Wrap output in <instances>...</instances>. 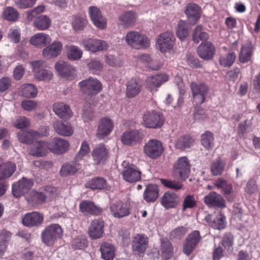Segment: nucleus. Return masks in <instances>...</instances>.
Returning <instances> with one entry per match:
<instances>
[{
  "label": "nucleus",
  "mask_w": 260,
  "mask_h": 260,
  "mask_svg": "<svg viewBox=\"0 0 260 260\" xmlns=\"http://www.w3.org/2000/svg\"><path fill=\"white\" fill-rule=\"evenodd\" d=\"M53 111L60 118L69 119L72 116L70 107L63 103L58 102L53 105Z\"/></svg>",
  "instance_id": "nucleus-31"
},
{
  "label": "nucleus",
  "mask_w": 260,
  "mask_h": 260,
  "mask_svg": "<svg viewBox=\"0 0 260 260\" xmlns=\"http://www.w3.org/2000/svg\"><path fill=\"white\" fill-rule=\"evenodd\" d=\"M234 237L231 233H225L221 239V243L225 248L229 249L234 245Z\"/></svg>",
  "instance_id": "nucleus-61"
},
{
  "label": "nucleus",
  "mask_w": 260,
  "mask_h": 260,
  "mask_svg": "<svg viewBox=\"0 0 260 260\" xmlns=\"http://www.w3.org/2000/svg\"><path fill=\"white\" fill-rule=\"evenodd\" d=\"M225 164L220 159H217L213 161L211 165V172L213 175L217 176L221 175L224 169Z\"/></svg>",
  "instance_id": "nucleus-55"
},
{
  "label": "nucleus",
  "mask_w": 260,
  "mask_h": 260,
  "mask_svg": "<svg viewBox=\"0 0 260 260\" xmlns=\"http://www.w3.org/2000/svg\"><path fill=\"white\" fill-rule=\"evenodd\" d=\"M16 169L15 163L11 161L3 162V159L0 157V180H5L10 177Z\"/></svg>",
  "instance_id": "nucleus-30"
},
{
  "label": "nucleus",
  "mask_w": 260,
  "mask_h": 260,
  "mask_svg": "<svg viewBox=\"0 0 260 260\" xmlns=\"http://www.w3.org/2000/svg\"><path fill=\"white\" fill-rule=\"evenodd\" d=\"M68 58L72 60L80 59L82 56V51L78 46L70 45L66 46Z\"/></svg>",
  "instance_id": "nucleus-43"
},
{
  "label": "nucleus",
  "mask_w": 260,
  "mask_h": 260,
  "mask_svg": "<svg viewBox=\"0 0 260 260\" xmlns=\"http://www.w3.org/2000/svg\"><path fill=\"white\" fill-rule=\"evenodd\" d=\"M110 210L111 214L116 218H122L129 214V206L121 201L112 203Z\"/></svg>",
  "instance_id": "nucleus-18"
},
{
  "label": "nucleus",
  "mask_w": 260,
  "mask_h": 260,
  "mask_svg": "<svg viewBox=\"0 0 260 260\" xmlns=\"http://www.w3.org/2000/svg\"><path fill=\"white\" fill-rule=\"evenodd\" d=\"M62 229L57 224H51L47 226L42 232V242L48 246H52L58 238L62 235Z\"/></svg>",
  "instance_id": "nucleus-3"
},
{
  "label": "nucleus",
  "mask_w": 260,
  "mask_h": 260,
  "mask_svg": "<svg viewBox=\"0 0 260 260\" xmlns=\"http://www.w3.org/2000/svg\"><path fill=\"white\" fill-rule=\"evenodd\" d=\"M80 169V165L74 163L64 164L60 170V175L61 176H67L73 175Z\"/></svg>",
  "instance_id": "nucleus-46"
},
{
  "label": "nucleus",
  "mask_w": 260,
  "mask_h": 260,
  "mask_svg": "<svg viewBox=\"0 0 260 260\" xmlns=\"http://www.w3.org/2000/svg\"><path fill=\"white\" fill-rule=\"evenodd\" d=\"M215 52L213 45L209 42L202 43L197 48L199 56L205 60H209L213 58Z\"/></svg>",
  "instance_id": "nucleus-27"
},
{
  "label": "nucleus",
  "mask_w": 260,
  "mask_h": 260,
  "mask_svg": "<svg viewBox=\"0 0 260 260\" xmlns=\"http://www.w3.org/2000/svg\"><path fill=\"white\" fill-rule=\"evenodd\" d=\"M81 91L88 95H95L102 89L101 82L96 78L89 77L79 83Z\"/></svg>",
  "instance_id": "nucleus-7"
},
{
  "label": "nucleus",
  "mask_w": 260,
  "mask_h": 260,
  "mask_svg": "<svg viewBox=\"0 0 260 260\" xmlns=\"http://www.w3.org/2000/svg\"><path fill=\"white\" fill-rule=\"evenodd\" d=\"M175 40V37L172 32L167 31L162 33L158 37L156 43L157 48L163 53L170 52L174 46Z\"/></svg>",
  "instance_id": "nucleus-6"
},
{
  "label": "nucleus",
  "mask_w": 260,
  "mask_h": 260,
  "mask_svg": "<svg viewBox=\"0 0 260 260\" xmlns=\"http://www.w3.org/2000/svg\"><path fill=\"white\" fill-rule=\"evenodd\" d=\"M176 146H190L195 145L194 140L189 135L180 137L176 142Z\"/></svg>",
  "instance_id": "nucleus-62"
},
{
  "label": "nucleus",
  "mask_w": 260,
  "mask_h": 260,
  "mask_svg": "<svg viewBox=\"0 0 260 260\" xmlns=\"http://www.w3.org/2000/svg\"><path fill=\"white\" fill-rule=\"evenodd\" d=\"M208 38V33L203 30L202 26L198 25L194 29L192 40L195 43H199L200 40H206Z\"/></svg>",
  "instance_id": "nucleus-49"
},
{
  "label": "nucleus",
  "mask_w": 260,
  "mask_h": 260,
  "mask_svg": "<svg viewBox=\"0 0 260 260\" xmlns=\"http://www.w3.org/2000/svg\"><path fill=\"white\" fill-rule=\"evenodd\" d=\"M160 203L165 209L174 208L178 204V196L173 192L166 191L161 197Z\"/></svg>",
  "instance_id": "nucleus-26"
},
{
  "label": "nucleus",
  "mask_w": 260,
  "mask_h": 260,
  "mask_svg": "<svg viewBox=\"0 0 260 260\" xmlns=\"http://www.w3.org/2000/svg\"><path fill=\"white\" fill-rule=\"evenodd\" d=\"M148 239L143 234H137L132 241V249L135 254L142 256L147 248Z\"/></svg>",
  "instance_id": "nucleus-14"
},
{
  "label": "nucleus",
  "mask_w": 260,
  "mask_h": 260,
  "mask_svg": "<svg viewBox=\"0 0 260 260\" xmlns=\"http://www.w3.org/2000/svg\"><path fill=\"white\" fill-rule=\"evenodd\" d=\"M22 223L26 226H38L44 220L43 215L39 212L34 211L26 213L22 218Z\"/></svg>",
  "instance_id": "nucleus-21"
},
{
  "label": "nucleus",
  "mask_w": 260,
  "mask_h": 260,
  "mask_svg": "<svg viewBox=\"0 0 260 260\" xmlns=\"http://www.w3.org/2000/svg\"><path fill=\"white\" fill-rule=\"evenodd\" d=\"M11 237V233L3 230L0 233V257L3 256L7 248V243Z\"/></svg>",
  "instance_id": "nucleus-48"
},
{
  "label": "nucleus",
  "mask_w": 260,
  "mask_h": 260,
  "mask_svg": "<svg viewBox=\"0 0 260 260\" xmlns=\"http://www.w3.org/2000/svg\"><path fill=\"white\" fill-rule=\"evenodd\" d=\"M201 9L196 4H189L186 7L185 13L191 24H194L201 17Z\"/></svg>",
  "instance_id": "nucleus-33"
},
{
  "label": "nucleus",
  "mask_w": 260,
  "mask_h": 260,
  "mask_svg": "<svg viewBox=\"0 0 260 260\" xmlns=\"http://www.w3.org/2000/svg\"><path fill=\"white\" fill-rule=\"evenodd\" d=\"M51 38L49 35L40 32L33 35L29 40L31 45L38 48H42L49 44Z\"/></svg>",
  "instance_id": "nucleus-29"
},
{
  "label": "nucleus",
  "mask_w": 260,
  "mask_h": 260,
  "mask_svg": "<svg viewBox=\"0 0 260 260\" xmlns=\"http://www.w3.org/2000/svg\"><path fill=\"white\" fill-rule=\"evenodd\" d=\"M51 23L50 18L47 15H42L36 18L34 22V26L40 30H44L47 29Z\"/></svg>",
  "instance_id": "nucleus-42"
},
{
  "label": "nucleus",
  "mask_w": 260,
  "mask_h": 260,
  "mask_svg": "<svg viewBox=\"0 0 260 260\" xmlns=\"http://www.w3.org/2000/svg\"><path fill=\"white\" fill-rule=\"evenodd\" d=\"M34 76L37 79L40 81H49L52 78L53 74L50 71L43 68L34 74Z\"/></svg>",
  "instance_id": "nucleus-59"
},
{
  "label": "nucleus",
  "mask_w": 260,
  "mask_h": 260,
  "mask_svg": "<svg viewBox=\"0 0 260 260\" xmlns=\"http://www.w3.org/2000/svg\"><path fill=\"white\" fill-rule=\"evenodd\" d=\"M88 12L93 24L100 29H104L107 26L106 19L103 16L100 9L95 6H91Z\"/></svg>",
  "instance_id": "nucleus-20"
},
{
  "label": "nucleus",
  "mask_w": 260,
  "mask_h": 260,
  "mask_svg": "<svg viewBox=\"0 0 260 260\" xmlns=\"http://www.w3.org/2000/svg\"><path fill=\"white\" fill-rule=\"evenodd\" d=\"M92 156L96 165L105 164L109 157L106 147H96L92 151Z\"/></svg>",
  "instance_id": "nucleus-38"
},
{
  "label": "nucleus",
  "mask_w": 260,
  "mask_h": 260,
  "mask_svg": "<svg viewBox=\"0 0 260 260\" xmlns=\"http://www.w3.org/2000/svg\"><path fill=\"white\" fill-rule=\"evenodd\" d=\"M236 55L234 52H229L228 54L221 56L219 59V64L223 67H231L235 62Z\"/></svg>",
  "instance_id": "nucleus-54"
},
{
  "label": "nucleus",
  "mask_w": 260,
  "mask_h": 260,
  "mask_svg": "<svg viewBox=\"0 0 260 260\" xmlns=\"http://www.w3.org/2000/svg\"><path fill=\"white\" fill-rule=\"evenodd\" d=\"M158 186L154 184H149L145 188L143 193V198L147 203L154 202L158 197Z\"/></svg>",
  "instance_id": "nucleus-32"
},
{
  "label": "nucleus",
  "mask_w": 260,
  "mask_h": 260,
  "mask_svg": "<svg viewBox=\"0 0 260 260\" xmlns=\"http://www.w3.org/2000/svg\"><path fill=\"white\" fill-rule=\"evenodd\" d=\"M160 182L166 187L175 190H179L183 187L182 183L179 181L171 180L167 179L161 178Z\"/></svg>",
  "instance_id": "nucleus-52"
},
{
  "label": "nucleus",
  "mask_w": 260,
  "mask_h": 260,
  "mask_svg": "<svg viewBox=\"0 0 260 260\" xmlns=\"http://www.w3.org/2000/svg\"><path fill=\"white\" fill-rule=\"evenodd\" d=\"M87 21L85 17L75 16L72 22V26L75 30H81L86 24Z\"/></svg>",
  "instance_id": "nucleus-58"
},
{
  "label": "nucleus",
  "mask_w": 260,
  "mask_h": 260,
  "mask_svg": "<svg viewBox=\"0 0 260 260\" xmlns=\"http://www.w3.org/2000/svg\"><path fill=\"white\" fill-rule=\"evenodd\" d=\"M48 134V128L45 127L44 133L34 130L27 131H20L17 133V138L19 142L24 144L31 145L36 144L38 145V146H46L48 145L47 142L40 141L39 139L43 136H47Z\"/></svg>",
  "instance_id": "nucleus-1"
},
{
  "label": "nucleus",
  "mask_w": 260,
  "mask_h": 260,
  "mask_svg": "<svg viewBox=\"0 0 260 260\" xmlns=\"http://www.w3.org/2000/svg\"><path fill=\"white\" fill-rule=\"evenodd\" d=\"M62 49V43L59 41H54L43 49L42 55L47 58H55L61 53Z\"/></svg>",
  "instance_id": "nucleus-28"
},
{
  "label": "nucleus",
  "mask_w": 260,
  "mask_h": 260,
  "mask_svg": "<svg viewBox=\"0 0 260 260\" xmlns=\"http://www.w3.org/2000/svg\"><path fill=\"white\" fill-rule=\"evenodd\" d=\"M142 140L138 130H131L125 132L121 137V141L125 145H137Z\"/></svg>",
  "instance_id": "nucleus-23"
},
{
  "label": "nucleus",
  "mask_w": 260,
  "mask_h": 260,
  "mask_svg": "<svg viewBox=\"0 0 260 260\" xmlns=\"http://www.w3.org/2000/svg\"><path fill=\"white\" fill-rule=\"evenodd\" d=\"M214 184L218 188L221 189L225 194H230L232 191L233 188L232 185L229 184L226 181L221 178H218L216 180Z\"/></svg>",
  "instance_id": "nucleus-53"
},
{
  "label": "nucleus",
  "mask_w": 260,
  "mask_h": 260,
  "mask_svg": "<svg viewBox=\"0 0 260 260\" xmlns=\"http://www.w3.org/2000/svg\"><path fill=\"white\" fill-rule=\"evenodd\" d=\"M55 190L54 187L47 186L44 187L43 191H33L31 192V199L29 201L35 204H42L44 203L47 199L51 198Z\"/></svg>",
  "instance_id": "nucleus-12"
},
{
  "label": "nucleus",
  "mask_w": 260,
  "mask_h": 260,
  "mask_svg": "<svg viewBox=\"0 0 260 260\" xmlns=\"http://www.w3.org/2000/svg\"><path fill=\"white\" fill-rule=\"evenodd\" d=\"M114 127L112 120L107 117L102 118L99 122L96 137L100 140L103 139L112 132Z\"/></svg>",
  "instance_id": "nucleus-15"
},
{
  "label": "nucleus",
  "mask_w": 260,
  "mask_h": 260,
  "mask_svg": "<svg viewBox=\"0 0 260 260\" xmlns=\"http://www.w3.org/2000/svg\"><path fill=\"white\" fill-rule=\"evenodd\" d=\"M145 153L151 158L159 156L164 151V147H144Z\"/></svg>",
  "instance_id": "nucleus-57"
},
{
  "label": "nucleus",
  "mask_w": 260,
  "mask_h": 260,
  "mask_svg": "<svg viewBox=\"0 0 260 260\" xmlns=\"http://www.w3.org/2000/svg\"><path fill=\"white\" fill-rule=\"evenodd\" d=\"M252 131V128L247 120H244L239 123L237 132L239 136L244 137L247 134Z\"/></svg>",
  "instance_id": "nucleus-56"
},
{
  "label": "nucleus",
  "mask_w": 260,
  "mask_h": 260,
  "mask_svg": "<svg viewBox=\"0 0 260 260\" xmlns=\"http://www.w3.org/2000/svg\"><path fill=\"white\" fill-rule=\"evenodd\" d=\"M174 175L185 180L190 172L189 161L186 156L178 158L173 166Z\"/></svg>",
  "instance_id": "nucleus-8"
},
{
  "label": "nucleus",
  "mask_w": 260,
  "mask_h": 260,
  "mask_svg": "<svg viewBox=\"0 0 260 260\" xmlns=\"http://www.w3.org/2000/svg\"><path fill=\"white\" fill-rule=\"evenodd\" d=\"M176 34L179 39L183 41L188 35V25L186 22L184 21H180L176 28Z\"/></svg>",
  "instance_id": "nucleus-51"
},
{
  "label": "nucleus",
  "mask_w": 260,
  "mask_h": 260,
  "mask_svg": "<svg viewBox=\"0 0 260 260\" xmlns=\"http://www.w3.org/2000/svg\"><path fill=\"white\" fill-rule=\"evenodd\" d=\"M204 202L209 207L223 208L225 207L223 198L215 191L210 192L206 196Z\"/></svg>",
  "instance_id": "nucleus-22"
},
{
  "label": "nucleus",
  "mask_w": 260,
  "mask_h": 260,
  "mask_svg": "<svg viewBox=\"0 0 260 260\" xmlns=\"http://www.w3.org/2000/svg\"><path fill=\"white\" fill-rule=\"evenodd\" d=\"M161 256L165 260L171 258L173 255V247L168 240H163L161 243Z\"/></svg>",
  "instance_id": "nucleus-47"
},
{
  "label": "nucleus",
  "mask_w": 260,
  "mask_h": 260,
  "mask_svg": "<svg viewBox=\"0 0 260 260\" xmlns=\"http://www.w3.org/2000/svg\"><path fill=\"white\" fill-rule=\"evenodd\" d=\"M142 88V84L140 80L136 79H131L126 84V96L134 98L139 93Z\"/></svg>",
  "instance_id": "nucleus-34"
},
{
  "label": "nucleus",
  "mask_w": 260,
  "mask_h": 260,
  "mask_svg": "<svg viewBox=\"0 0 260 260\" xmlns=\"http://www.w3.org/2000/svg\"><path fill=\"white\" fill-rule=\"evenodd\" d=\"M165 117L162 114L153 110L145 112L143 116V124L147 128H159L164 124Z\"/></svg>",
  "instance_id": "nucleus-4"
},
{
  "label": "nucleus",
  "mask_w": 260,
  "mask_h": 260,
  "mask_svg": "<svg viewBox=\"0 0 260 260\" xmlns=\"http://www.w3.org/2000/svg\"><path fill=\"white\" fill-rule=\"evenodd\" d=\"M206 220L208 224L213 229L221 230L224 229L225 227V218L221 214H218L215 217L208 215L206 217Z\"/></svg>",
  "instance_id": "nucleus-36"
},
{
  "label": "nucleus",
  "mask_w": 260,
  "mask_h": 260,
  "mask_svg": "<svg viewBox=\"0 0 260 260\" xmlns=\"http://www.w3.org/2000/svg\"><path fill=\"white\" fill-rule=\"evenodd\" d=\"M252 55V46L251 43H247L243 46L240 54L239 60L242 63H245L250 60Z\"/></svg>",
  "instance_id": "nucleus-45"
},
{
  "label": "nucleus",
  "mask_w": 260,
  "mask_h": 260,
  "mask_svg": "<svg viewBox=\"0 0 260 260\" xmlns=\"http://www.w3.org/2000/svg\"><path fill=\"white\" fill-rule=\"evenodd\" d=\"M34 185L31 179L23 177L17 183H14L12 187V192L14 197L18 198L27 193Z\"/></svg>",
  "instance_id": "nucleus-9"
},
{
  "label": "nucleus",
  "mask_w": 260,
  "mask_h": 260,
  "mask_svg": "<svg viewBox=\"0 0 260 260\" xmlns=\"http://www.w3.org/2000/svg\"><path fill=\"white\" fill-rule=\"evenodd\" d=\"M168 80L169 76L166 74L149 77L146 81V86L150 91H156L162 84L168 81Z\"/></svg>",
  "instance_id": "nucleus-25"
},
{
  "label": "nucleus",
  "mask_w": 260,
  "mask_h": 260,
  "mask_svg": "<svg viewBox=\"0 0 260 260\" xmlns=\"http://www.w3.org/2000/svg\"><path fill=\"white\" fill-rule=\"evenodd\" d=\"M20 94L26 98H35L38 93V90L36 86L32 84H25L22 85L19 88Z\"/></svg>",
  "instance_id": "nucleus-41"
},
{
  "label": "nucleus",
  "mask_w": 260,
  "mask_h": 260,
  "mask_svg": "<svg viewBox=\"0 0 260 260\" xmlns=\"http://www.w3.org/2000/svg\"><path fill=\"white\" fill-rule=\"evenodd\" d=\"M54 127L58 134L65 136H71L74 131L71 124L68 122L57 121L54 124Z\"/></svg>",
  "instance_id": "nucleus-39"
},
{
  "label": "nucleus",
  "mask_w": 260,
  "mask_h": 260,
  "mask_svg": "<svg viewBox=\"0 0 260 260\" xmlns=\"http://www.w3.org/2000/svg\"><path fill=\"white\" fill-rule=\"evenodd\" d=\"M141 171L135 165L128 164L122 172L123 179L128 182L134 183L141 179Z\"/></svg>",
  "instance_id": "nucleus-11"
},
{
  "label": "nucleus",
  "mask_w": 260,
  "mask_h": 260,
  "mask_svg": "<svg viewBox=\"0 0 260 260\" xmlns=\"http://www.w3.org/2000/svg\"><path fill=\"white\" fill-rule=\"evenodd\" d=\"M82 44L86 50L93 53L106 50L109 47L105 41L92 38L83 40Z\"/></svg>",
  "instance_id": "nucleus-10"
},
{
  "label": "nucleus",
  "mask_w": 260,
  "mask_h": 260,
  "mask_svg": "<svg viewBox=\"0 0 260 260\" xmlns=\"http://www.w3.org/2000/svg\"><path fill=\"white\" fill-rule=\"evenodd\" d=\"M201 144L203 146H211L213 144L214 137L213 134L207 131L201 135Z\"/></svg>",
  "instance_id": "nucleus-63"
},
{
  "label": "nucleus",
  "mask_w": 260,
  "mask_h": 260,
  "mask_svg": "<svg viewBox=\"0 0 260 260\" xmlns=\"http://www.w3.org/2000/svg\"><path fill=\"white\" fill-rule=\"evenodd\" d=\"M201 239L198 231H193L186 237L183 244V251L187 255H189L194 250Z\"/></svg>",
  "instance_id": "nucleus-13"
},
{
  "label": "nucleus",
  "mask_w": 260,
  "mask_h": 260,
  "mask_svg": "<svg viewBox=\"0 0 260 260\" xmlns=\"http://www.w3.org/2000/svg\"><path fill=\"white\" fill-rule=\"evenodd\" d=\"M137 59L138 61L146 64L150 69L153 70H157L161 67L160 64L157 63L156 60H152L151 57L147 54L138 55Z\"/></svg>",
  "instance_id": "nucleus-44"
},
{
  "label": "nucleus",
  "mask_w": 260,
  "mask_h": 260,
  "mask_svg": "<svg viewBox=\"0 0 260 260\" xmlns=\"http://www.w3.org/2000/svg\"><path fill=\"white\" fill-rule=\"evenodd\" d=\"M69 147H31L29 153L36 157H42L46 155L48 148L52 153L62 154L68 151Z\"/></svg>",
  "instance_id": "nucleus-24"
},
{
  "label": "nucleus",
  "mask_w": 260,
  "mask_h": 260,
  "mask_svg": "<svg viewBox=\"0 0 260 260\" xmlns=\"http://www.w3.org/2000/svg\"><path fill=\"white\" fill-rule=\"evenodd\" d=\"M137 16L135 12L128 11L119 17V23L125 28L133 25L137 20Z\"/></svg>",
  "instance_id": "nucleus-37"
},
{
  "label": "nucleus",
  "mask_w": 260,
  "mask_h": 260,
  "mask_svg": "<svg viewBox=\"0 0 260 260\" xmlns=\"http://www.w3.org/2000/svg\"><path fill=\"white\" fill-rule=\"evenodd\" d=\"M55 68L60 75L67 80H72L76 75L75 68L66 62L58 61L55 63Z\"/></svg>",
  "instance_id": "nucleus-19"
},
{
  "label": "nucleus",
  "mask_w": 260,
  "mask_h": 260,
  "mask_svg": "<svg viewBox=\"0 0 260 260\" xmlns=\"http://www.w3.org/2000/svg\"><path fill=\"white\" fill-rule=\"evenodd\" d=\"M197 205V201L193 195H187L184 199L182 204V210L185 211L187 209H191Z\"/></svg>",
  "instance_id": "nucleus-60"
},
{
  "label": "nucleus",
  "mask_w": 260,
  "mask_h": 260,
  "mask_svg": "<svg viewBox=\"0 0 260 260\" xmlns=\"http://www.w3.org/2000/svg\"><path fill=\"white\" fill-rule=\"evenodd\" d=\"M125 41L131 47L136 49L148 48L150 45L148 38L137 31H130L125 36Z\"/></svg>",
  "instance_id": "nucleus-2"
},
{
  "label": "nucleus",
  "mask_w": 260,
  "mask_h": 260,
  "mask_svg": "<svg viewBox=\"0 0 260 260\" xmlns=\"http://www.w3.org/2000/svg\"><path fill=\"white\" fill-rule=\"evenodd\" d=\"M190 88L193 98L197 104H202L209 94L210 88L204 82H191Z\"/></svg>",
  "instance_id": "nucleus-5"
},
{
  "label": "nucleus",
  "mask_w": 260,
  "mask_h": 260,
  "mask_svg": "<svg viewBox=\"0 0 260 260\" xmlns=\"http://www.w3.org/2000/svg\"><path fill=\"white\" fill-rule=\"evenodd\" d=\"M104 221L101 219L92 220L88 228V235L92 239L102 238L104 232Z\"/></svg>",
  "instance_id": "nucleus-17"
},
{
  "label": "nucleus",
  "mask_w": 260,
  "mask_h": 260,
  "mask_svg": "<svg viewBox=\"0 0 260 260\" xmlns=\"http://www.w3.org/2000/svg\"><path fill=\"white\" fill-rule=\"evenodd\" d=\"M101 257L104 260H113L115 255V247L111 243L103 242L100 246Z\"/></svg>",
  "instance_id": "nucleus-35"
},
{
  "label": "nucleus",
  "mask_w": 260,
  "mask_h": 260,
  "mask_svg": "<svg viewBox=\"0 0 260 260\" xmlns=\"http://www.w3.org/2000/svg\"><path fill=\"white\" fill-rule=\"evenodd\" d=\"M186 60L187 64L193 68H201L202 64L198 59L195 58L192 55L187 54L186 55Z\"/></svg>",
  "instance_id": "nucleus-64"
},
{
  "label": "nucleus",
  "mask_w": 260,
  "mask_h": 260,
  "mask_svg": "<svg viewBox=\"0 0 260 260\" xmlns=\"http://www.w3.org/2000/svg\"><path fill=\"white\" fill-rule=\"evenodd\" d=\"M86 186L92 190L103 189L107 187V182L104 178L96 177L89 180L86 184Z\"/></svg>",
  "instance_id": "nucleus-40"
},
{
  "label": "nucleus",
  "mask_w": 260,
  "mask_h": 260,
  "mask_svg": "<svg viewBox=\"0 0 260 260\" xmlns=\"http://www.w3.org/2000/svg\"><path fill=\"white\" fill-rule=\"evenodd\" d=\"M4 19L10 21H16L19 17V12L12 7H7L3 12Z\"/></svg>",
  "instance_id": "nucleus-50"
},
{
  "label": "nucleus",
  "mask_w": 260,
  "mask_h": 260,
  "mask_svg": "<svg viewBox=\"0 0 260 260\" xmlns=\"http://www.w3.org/2000/svg\"><path fill=\"white\" fill-rule=\"evenodd\" d=\"M79 211L84 215L99 216L103 212V209L101 207L88 200H83L80 202Z\"/></svg>",
  "instance_id": "nucleus-16"
}]
</instances>
